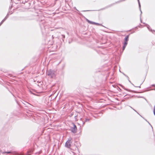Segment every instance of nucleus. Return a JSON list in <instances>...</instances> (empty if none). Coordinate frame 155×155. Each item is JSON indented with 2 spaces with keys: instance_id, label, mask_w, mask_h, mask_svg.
<instances>
[{
  "instance_id": "f257e3e1",
  "label": "nucleus",
  "mask_w": 155,
  "mask_h": 155,
  "mask_svg": "<svg viewBox=\"0 0 155 155\" xmlns=\"http://www.w3.org/2000/svg\"><path fill=\"white\" fill-rule=\"evenodd\" d=\"M72 139L70 137L66 142L65 147L68 148H70L71 147V144L72 143Z\"/></svg>"
},
{
  "instance_id": "f03ea898",
  "label": "nucleus",
  "mask_w": 155,
  "mask_h": 155,
  "mask_svg": "<svg viewBox=\"0 0 155 155\" xmlns=\"http://www.w3.org/2000/svg\"><path fill=\"white\" fill-rule=\"evenodd\" d=\"M47 74L51 78L54 77L55 75L54 71L51 70H49L48 71Z\"/></svg>"
},
{
  "instance_id": "7ed1b4c3",
  "label": "nucleus",
  "mask_w": 155,
  "mask_h": 155,
  "mask_svg": "<svg viewBox=\"0 0 155 155\" xmlns=\"http://www.w3.org/2000/svg\"><path fill=\"white\" fill-rule=\"evenodd\" d=\"M72 125V127L71 129V131L74 133H76L77 130L76 126L74 124H73Z\"/></svg>"
},
{
  "instance_id": "20e7f679",
  "label": "nucleus",
  "mask_w": 155,
  "mask_h": 155,
  "mask_svg": "<svg viewBox=\"0 0 155 155\" xmlns=\"http://www.w3.org/2000/svg\"><path fill=\"white\" fill-rule=\"evenodd\" d=\"M87 21L88 23H90L91 24H95V25H100V24H99V23H95V22H92V21H89V20H88V19H87Z\"/></svg>"
},
{
  "instance_id": "39448f33",
  "label": "nucleus",
  "mask_w": 155,
  "mask_h": 155,
  "mask_svg": "<svg viewBox=\"0 0 155 155\" xmlns=\"http://www.w3.org/2000/svg\"><path fill=\"white\" fill-rule=\"evenodd\" d=\"M127 42H126L124 41V46L123 48V50H124L125 49L127 45Z\"/></svg>"
},
{
  "instance_id": "423d86ee",
  "label": "nucleus",
  "mask_w": 155,
  "mask_h": 155,
  "mask_svg": "<svg viewBox=\"0 0 155 155\" xmlns=\"http://www.w3.org/2000/svg\"><path fill=\"white\" fill-rule=\"evenodd\" d=\"M33 149H30L28 151V155H30L31 154V153L33 152Z\"/></svg>"
},
{
  "instance_id": "0eeeda50",
  "label": "nucleus",
  "mask_w": 155,
  "mask_h": 155,
  "mask_svg": "<svg viewBox=\"0 0 155 155\" xmlns=\"http://www.w3.org/2000/svg\"><path fill=\"white\" fill-rule=\"evenodd\" d=\"M128 40H129V36H128V35H127L126 36V37L125 38V39H124L125 41L127 42L128 41Z\"/></svg>"
},
{
  "instance_id": "6e6552de",
  "label": "nucleus",
  "mask_w": 155,
  "mask_h": 155,
  "mask_svg": "<svg viewBox=\"0 0 155 155\" xmlns=\"http://www.w3.org/2000/svg\"><path fill=\"white\" fill-rule=\"evenodd\" d=\"M7 18V17H6L1 21V23L2 24L3 22L5 21L6 19Z\"/></svg>"
},
{
  "instance_id": "1a4fd4ad",
  "label": "nucleus",
  "mask_w": 155,
  "mask_h": 155,
  "mask_svg": "<svg viewBox=\"0 0 155 155\" xmlns=\"http://www.w3.org/2000/svg\"><path fill=\"white\" fill-rule=\"evenodd\" d=\"M7 18V17H6L1 21V23L2 24L3 22L5 21L6 19Z\"/></svg>"
},
{
  "instance_id": "9d476101",
  "label": "nucleus",
  "mask_w": 155,
  "mask_h": 155,
  "mask_svg": "<svg viewBox=\"0 0 155 155\" xmlns=\"http://www.w3.org/2000/svg\"><path fill=\"white\" fill-rule=\"evenodd\" d=\"M7 18V17H6L1 21V23L2 24L3 22L5 21L6 19Z\"/></svg>"
},
{
  "instance_id": "9b49d317",
  "label": "nucleus",
  "mask_w": 155,
  "mask_h": 155,
  "mask_svg": "<svg viewBox=\"0 0 155 155\" xmlns=\"http://www.w3.org/2000/svg\"><path fill=\"white\" fill-rule=\"evenodd\" d=\"M7 18V17H6L1 21V23L2 24L3 22L5 21L6 19Z\"/></svg>"
},
{
  "instance_id": "f8f14e48",
  "label": "nucleus",
  "mask_w": 155,
  "mask_h": 155,
  "mask_svg": "<svg viewBox=\"0 0 155 155\" xmlns=\"http://www.w3.org/2000/svg\"><path fill=\"white\" fill-rule=\"evenodd\" d=\"M7 18V17H6L1 21V23L2 24L3 22L5 21L6 19Z\"/></svg>"
},
{
  "instance_id": "ddd939ff",
  "label": "nucleus",
  "mask_w": 155,
  "mask_h": 155,
  "mask_svg": "<svg viewBox=\"0 0 155 155\" xmlns=\"http://www.w3.org/2000/svg\"><path fill=\"white\" fill-rule=\"evenodd\" d=\"M11 153L10 152H2V154H4L5 153Z\"/></svg>"
},
{
  "instance_id": "4468645a",
  "label": "nucleus",
  "mask_w": 155,
  "mask_h": 155,
  "mask_svg": "<svg viewBox=\"0 0 155 155\" xmlns=\"http://www.w3.org/2000/svg\"><path fill=\"white\" fill-rule=\"evenodd\" d=\"M153 113H154V115H155V105L154 106Z\"/></svg>"
},
{
  "instance_id": "2eb2a0df",
  "label": "nucleus",
  "mask_w": 155,
  "mask_h": 155,
  "mask_svg": "<svg viewBox=\"0 0 155 155\" xmlns=\"http://www.w3.org/2000/svg\"><path fill=\"white\" fill-rule=\"evenodd\" d=\"M138 2L139 6L140 7V4L139 0H138Z\"/></svg>"
},
{
  "instance_id": "dca6fc26",
  "label": "nucleus",
  "mask_w": 155,
  "mask_h": 155,
  "mask_svg": "<svg viewBox=\"0 0 155 155\" xmlns=\"http://www.w3.org/2000/svg\"><path fill=\"white\" fill-rule=\"evenodd\" d=\"M63 37L64 38H65V35H62Z\"/></svg>"
},
{
  "instance_id": "f3484780",
  "label": "nucleus",
  "mask_w": 155,
  "mask_h": 155,
  "mask_svg": "<svg viewBox=\"0 0 155 155\" xmlns=\"http://www.w3.org/2000/svg\"><path fill=\"white\" fill-rule=\"evenodd\" d=\"M89 120V119H86V120L85 121H88Z\"/></svg>"
},
{
  "instance_id": "a211bd4d",
  "label": "nucleus",
  "mask_w": 155,
  "mask_h": 155,
  "mask_svg": "<svg viewBox=\"0 0 155 155\" xmlns=\"http://www.w3.org/2000/svg\"><path fill=\"white\" fill-rule=\"evenodd\" d=\"M2 24V23H1V22L0 23V26Z\"/></svg>"
},
{
  "instance_id": "6ab92c4d",
  "label": "nucleus",
  "mask_w": 155,
  "mask_h": 155,
  "mask_svg": "<svg viewBox=\"0 0 155 155\" xmlns=\"http://www.w3.org/2000/svg\"><path fill=\"white\" fill-rule=\"evenodd\" d=\"M134 110L135 111H136L134 109Z\"/></svg>"
},
{
  "instance_id": "aec40b11",
  "label": "nucleus",
  "mask_w": 155,
  "mask_h": 155,
  "mask_svg": "<svg viewBox=\"0 0 155 155\" xmlns=\"http://www.w3.org/2000/svg\"><path fill=\"white\" fill-rule=\"evenodd\" d=\"M125 0H123V1H125Z\"/></svg>"
}]
</instances>
